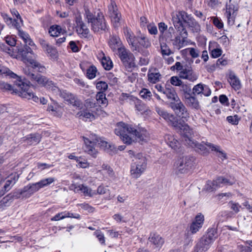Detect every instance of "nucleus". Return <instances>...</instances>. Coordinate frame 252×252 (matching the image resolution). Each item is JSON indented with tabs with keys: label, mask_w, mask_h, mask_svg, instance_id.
I'll return each instance as SVG.
<instances>
[{
	"label": "nucleus",
	"mask_w": 252,
	"mask_h": 252,
	"mask_svg": "<svg viewBox=\"0 0 252 252\" xmlns=\"http://www.w3.org/2000/svg\"><path fill=\"white\" fill-rule=\"evenodd\" d=\"M189 55L193 58H196L199 56V50L194 48H189Z\"/></svg>",
	"instance_id": "nucleus-58"
},
{
	"label": "nucleus",
	"mask_w": 252,
	"mask_h": 252,
	"mask_svg": "<svg viewBox=\"0 0 252 252\" xmlns=\"http://www.w3.org/2000/svg\"><path fill=\"white\" fill-rule=\"evenodd\" d=\"M96 89L99 91L95 95L96 102L95 104H98L100 107L103 108L107 106L108 104L107 99L106 98V94L104 92L108 88L107 84L104 81H99L96 84ZM96 105H95V107Z\"/></svg>",
	"instance_id": "nucleus-11"
},
{
	"label": "nucleus",
	"mask_w": 252,
	"mask_h": 252,
	"mask_svg": "<svg viewBox=\"0 0 252 252\" xmlns=\"http://www.w3.org/2000/svg\"><path fill=\"white\" fill-rule=\"evenodd\" d=\"M217 236L218 235L216 229L214 228H210L208 230L207 234L204 237L209 241L213 243Z\"/></svg>",
	"instance_id": "nucleus-46"
},
{
	"label": "nucleus",
	"mask_w": 252,
	"mask_h": 252,
	"mask_svg": "<svg viewBox=\"0 0 252 252\" xmlns=\"http://www.w3.org/2000/svg\"><path fill=\"white\" fill-rule=\"evenodd\" d=\"M164 94L166 96L167 98L170 101L171 106L180 100L174 89L172 87L165 88Z\"/></svg>",
	"instance_id": "nucleus-26"
},
{
	"label": "nucleus",
	"mask_w": 252,
	"mask_h": 252,
	"mask_svg": "<svg viewBox=\"0 0 252 252\" xmlns=\"http://www.w3.org/2000/svg\"><path fill=\"white\" fill-rule=\"evenodd\" d=\"M235 179L234 177H230L229 178L219 177L216 180L213 182H207L206 189L208 191H213L218 187H222L223 185H232L235 183Z\"/></svg>",
	"instance_id": "nucleus-12"
},
{
	"label": "nucleus",
	"mask_w": 252,
	"mask_h": 252,
	"mask_svg": "<svg viewBox=\"0 0 252 252\" xmlns=\"http://www.w3.org/2000/svg\"><path fill=\"white\" fill-rule=\"evenodd\" d=\"M226 119L229 123L235 125H237L239 121L237 115L228 116Z\"/></svg>",
	"instance_id": "nucleus-56"
},
{
	"label": "nucleus",
	"mask_w": 252,
	"mask_h": 252,
	"mask_svg": "<svg viewBox=\"0 0 252 252\" xmlns=\"http://www.w3.org/2000/svg\"><path fill=\"white\" fill-rule=\"evenodd\" d=\"M86 76L90 79L94 78V67L93 65H91L87 69Z\"/></svg>",
	"instance_id": "nucleus-54"
},
{
	"label": "nucleus",
	"mask_w": 252,
	"mask_h": 252,
	"mask_svg": "<svg viewBox=\"0 0 252 252\" xmlns=\"http://www.w3.org/2000/svg\"><path fill=\"white\" fill-rule=\"evenodd\" d=\"M228 81L234 90H238L241 88L240 81L234 73H230L229 74Z\"/></svg>",
	"instance_id": "nucleus-35"
},
{
	"label": "nucleus",
	"mask_w": 252,
	"mask_h": 252,
	"mask_svg": "<svg viewBox=\"0 0 252 252\" xmlns=\"http://www.w3.org/2000/svg\"><path fill=\"white\" fill-rule=\"evenodd\" d=\"M171 107L176 115L181 118L183 121H187L189 120V112L181 100L174 104H172Z\"/></svg>",
	"instance_id": "nucleus-16"
},
{
	"label": "nucleus",
	"mask_w": 252,
	"mask_h": 252,
	"mask_svg": "<svg viewBox=\"0 0 252 252\" xmlns=\"http://www.w3.org/2000/svg\"><path fill=\"white\" fill-rule=\"evenodd\" d=\"M184 132L180 134L185 144L194 148L198 153L205 154L208 152L209 149L216 150V146L210 143L202 142L198 143L192 139L193 132L189 126H185Z\"/></svg>",
	"instance_id": "nucleus-3"
},
{
	"label": "nucleus",
	"mask_w": 252,
	"mask_h": 252,
	"mask_svg": "<svg viewBox=\"0 0 252 252\" xmlns=\"http://www.w3.org/2000/svg\"><path fill=\"white\" fill-rule=\"evenodd\" d=\"M97 58L105 70H110L113 67V64L110 58L106 56L102 52L98 54Z\"/></svg>",
	"instance_id": "nucleus-25"
},
{
	"label": "nucleus",
	"mask_w": 252,
	"mask_h": 252,
	"mask_svg": "<svg viewBox=\"0 0 252 252\" xmlns=\"http://www.w3.org/2000/svg\"><path fill=\"white\" fill-rule=\"evenodd\" d=\"M149 242L153 249L158 250L162 247L164 241L159 234L153 233L149 237Z\"/></svg>",
	"instance_id": "nucleus-20"
},
{
	"label": "nucleus",
	"mask_w": 252,
	"mask_h": 252,
	"mask_svg": "<svg viewBox=\"0 0 252 252\" xmlns=\"http://www.w3.org/2000/svg\"><path fill=\"white\" fill-rule=\"evenodd\" d=\"M64 29L61 28L60 26L54 25L51 26L49 29V33L51 36L57 37L61 34L65 32Z\"/></svg>",
	"instance_id": "nucleus-40"
},
{
	"label": "nucleus",
	"mask_w": 252,
	"mask_h": 252,
	"mask_svg": "<svg viewBox=\"0 0 252 252\" xmlns=\"http://www.w3.org/2000/svg\"><path fill=\"white\" fill-rule=\"evenodd\" d=\"M76 31L77 33L83 37H87L89 33V30L87 27L83 23L82 21L79 18L77 19Z\"/></svg>",
	"instance_id": "nucleus-31"
},
{
	"label": "nucleus",
	"mask_w": 252,
	"mask_h": 252,
	"mask_svg": "<svg viewBox=\"0 0 252 252\" xmlns=\"http://www.w3.org/2000/svg\"><path fill=\"white\" fill-rule=\"evenodd\" d=\"M172 21L175 29H185L182 21L187 23L193 32L200 31V25L191 16L185 11H179L172 14Z\"/></svg>",
	"instance_id": "nucleus-4"
},
{
	"label": "nucleus",
	"mask_w": 252,
	"mask_h": 252,
	"mask_svg": "<svg viewBox=\"0 0 252 252\" xmlns=\"http://www.w3.org/2000/svg\"><path fill=\"white\" fill-rule=\"evenodd\" d=\"M203 84L199 83L195 85L192 89L193 94H200L202 92Z\"/></svg>",
	"instance_id": "nucleus-59"
},
{
	"label": "nucleus",
	"mask_w": 252,
	"mask_h": 252,
	"mask_svg": "<svg viewBox=\"0 0 252 252\" xmlns=\"http://www.w3.org/2000/svg\"><path fill=\"white\" fill-rule=\"evenodd\" d=\"M95 146H99L101 149L106 150L107 152L112 154L111 152L114 153L116 151V148L114 145L108 144L103 138L97 137L95 135Z\"/></svg>",
	"instance_id": "nucleus-23"
},
{
	"label": "nucleus",
	"mask_w": 252,
	"mask_h": 252,
	"mask_svg": "<svg viewBox=\"0 0 252 252\" xmlns=\"http://www.w3.org/2000/svg\"><path fill=\"white\" fill-rule=\"evenodd\" d=\"M18 31L19 36L23 39L26 46L24 48L16 47L18 54L17 56L22 58V60L26 64H31L37 71L44 72L46 70L45 67L37 62L34 58L36 56L33 54L32 49L35 48V45L31 38L29 34L20 28H16Z\"/></svg>",
	"instance_id": "nucleus-1"
},
{
	"label": "nucleus",
	"mask_w": 252,
	"mask_h": 252,
	"mask_svg": "<svg viewBox=\"0 0 252 252\" xmlns=\"http://www.w3.org/2000/svg\"><path fill=\"white\" fill-rule=\"evenodd\" d=\"M95 236L97 238L99 243L102 245H105V237L103 233L99 231H95Z\"/></svg>",
	"instance_id": "nucleus-62"
},
{
	"label": "nucleus",
	"mask_w": 252,
	"mask_h": 252,
	"mask_svg": "<svg viewBox=\"0 0 252 252\" xmlns=\"http://www.w3.org/2000/svg\"><path fill=\"white\" fill-rule=\"evenodd\" d=\"M228 206L236 214L240 211V208H241V205H240L239 203L233 201H230L228 203Z\"/></svg>",
	"instance_id": "nucleus-51"
},
{
	"label": "nucleus",
	"mask_w": 252,
	"mask_h": 252,
	"mask_svg": "<svg viewBox=\"0 0 252 252\" xmlns=\"http://www.w3.org/2000/svg\"><path fill=\"white\" fill-rule=\"evenodd\" d=\"M54 93L56 95L60 96L63 98L64 100L67 101L69 104L77 107L80 106V101L72 94L67 92L65 91H62L58 87L54 88Z\"/></svg>",
	"instance_id": "nucleus-14"
},
{
	"label": "nucleus",
	"mask_w": 252,
	"mask_h": 252,
	"mask_svg": "<svg viewBox=\"0 0 252 252\" xmlns=\"http://www.w3.org/2000/svg\"><path fill=\"white\" fill-rule=\"evenodd\" d=\"M204 221V217L201 214H198L189 226V231L192 234L196 233L202 228Z\"/></svg>",
	"instance_id": "nucleus-19"
},
{
	"label": "nucleus",
	"mask_w": 252,
	"mask_h": 252,
	"mask_svg": "<svg viewBox=\"0 0 252 252\" xmlns=\"http://www.w3.org/2000/svg\"><path fill=\"white\" fill-rule=\"evenodd\" d=\"M175 166L177 174L188 173L194 169L195 158L191 156L183 157L177 160Z\"/></svg>",
	"instance_id": "nucleus-8"
},
{
	"label": "nucleus",
	"mask_w": 252,
	"mask_h": 252,
	"mask_svg": "<svg viewBox=\"0 0 252 252\" xmlns=\"http://www.w3.org/2000/svg\"><path fill=\"white\" fill-rule=\"evenodd\" d=\"M179 77L183 79H187L190 82H194L198 78L197 75L195 73L190 67L185 68L179 74Z\"/></svg>",
	"instance_id": "nucleus-22"
},
{
	"label": "nucleus",
	"mask_w": 252,
	"mask_h": 252,
	"mask_svg": "<svg viewBox=\"0 0 252 252\" xmlns=\"http://www.w3.org/2000/svg\"><path fill=\"white\" fill-rule=\"evenodd\" d=\"M147 167L146 158L140 153L135 155L131 165L130 174L132 178L137 179L143 173Z\"/></svg>",
	"instance_id": "nucleus-5"
},
{
	"label": "nucleus",
	"mask_w": 252,
	"mask_h": 252,
	"mask_svg": "<svg viewBox=\"0 0 252 252\" xmlns=\"http://www.w3.org/2000/svg\"><path fill=\"white\" fill-rule=\"evenodd\" d=\"M118 53L122 62L126 61V59L128 56H129V54H131V53H130L128 50H127L124 46L119 49V50L118 51Z\"/></svg>",
	"instance_id": "nucleus-48"
},
{
	"label": "nucleus",
	"mask_w": 252,
	"mask_h": 252,
	"mask_svg": "<svg viewBox=\"0 0 252 252\" xmlns=\"http://www.w3.org/2000/svg\"><path fill=\"white\" fill-rule=\"evenodd\" d=\"M124 34L126 39L127 41L131 46V50L133 51L140 52L141 49L137 46L136 42V37L134 35L133 32L130 29L126 27L124 29Z\"/></svg>",
	"instance_id": "nucleus-18"
},
{
	"label": "nucleus",
	"mask_w": 252,
	"mask_h": 252,
	"mask_svg": "<svg viewBox=\"0 0 252 252\" xmlns=\"http://www.w3.org/2000/svg\"><path fill=\"white\" fill-rule=\"evenodd\" d=\"M108 9V14L114 27L115 28L118 27L120 25L121 14L119 13L116 4L113 0H111Z\"/></svg>",
	"instance_id": "nucleus-15"
},
{
	"label": "nucleus",
	"mask_w": 252,
	"mask_h": 252,
	"mask_svg": "<svg viewBox=\"0 0 252 252\" xmlns=\"http://www.w3.org/2000/svg\"><path fill=\"white\" fill-rule=\"evenodd\" d=\"M69 189L75 192H78L79 191H81L85 196H91L92 195V190L83 185H77L72 184L69 186Z\"/></svg>",
	"instance_id": "nucleus-28"
},
{
	"label": "nucleus",
	"mask_w": 252,
	"mask_h": 252,
	"mask_svg": "<svg viewBox=\"0 0 252 252\" xmlns=\"http://www.w3.org/2000/svg\"><path fill=\"white\" fill-rule=\"evenodd\" d=\"M55 181V178L54 177H49L43 179L38 182L40 187L41 188L47 187Z\"/></svg>",
	"instance_id": "nucleus-47"
},
{
	"label": "nucleus",
	"mask_w": 252,
	"mask_h": 252,
	"mask_svg": "<svg viewBox=\"0 0 252 252\" xmlns=\"http://www.w3.org/2000/svg\"><path fill=\"white\" fill-rule=\"evenodd\" d=\"M0 74H4L6 76H9L10 78H19L16 74L10 70L7 67L2 65H0Z\"/></svg>",
	"instance_id": "nucleus-43"
},
{
	"label": "nucleus",
	"mask_w": 252,
	"mask_h": 252,
	"mask_svg": "<svg viewBox=\"0 0 252 252\" xmlns=\"http://www.w3.org/2000/svg\"><path fill=\"white\" fill-rule=\"evenodd\" d=\"M202 90V91L201 94L205 96H209L210 95L211 91L208 86L203 84Z\"/></svg>",
	"instance_id": "nucleus-63"
},
{
	"label": "nucleus",
	"mask_w": 252,
	"mask_h": 252,
	"mask_svg": "<svg viewBox=\"0 0 252 252\" xmlns=\"http://www.w3.org/2000/svg\"><path fill=\"white\" fill-rule=\"evenodd\" d=\"M213 24L218 29H220L223 28V24L220 19L218 17H212Z\"/></svg>",
	"instance_id": "nucleus-60"
},
{
	"label": "nucleus",
	"mask_w": 252,
	"mask_h": 252,
	"mask_svg": "<svg viewBox=\"0 0 252 252\" xmlns=\"http://www.w3.org/2000/svg\"><path fill=\"white\" fill-rule=\"evenodd\" d=\"M186 102L189 106L193 108L198 109L199 107L197 99L194 96H189L186 97Z\"/></svg>",
	"instance_id": "nucleus-44"
},
{
	"label": "nucleus",
	"mask_w": 252,
	"mask_h": 252,
	"mask_svg": "<svg viewBox=\"0 0 252 252\" xmlns=\"http://www.w3.org/2000/svg\"><path fill=\"white\" fill-rule=\"evenodd\" d=\"M11 196H10L9 195H7V196L4 197V198H3V199L0 202V206H9L10 202H11Z\"/></svg>",
	"instance_id": "nucleus-61"
},
{
	"label": "nucleus",
	"mask_w": 252,
	"mask_h": 252,
	"mask_svg": "<svg viewBox=\"0 0 252 252\" xmlns=\"http://www.w3.org/2000/svg\"><path fill=\"white\" fill-rule=\"evenodd\" d=\"M95 166L97 178L99 179L106 178L112 180L116 178V176L113 169L108 164L97 161Z\"/></svg>",
	"instance_id": "nucleus-10"
},
{
	"label": "nucleus",
	"mask_w": 252,
	"mask_h": 252,
	"mask_svg": "<svg viewBox=\"0 0 252 252\" xmlns=\"http://www.w3.org/2000/svg\"><path fill=\"white\" fill-rule=\"evenodd\" d=\"M17 85L19 87V90L18 91L19 92V96L21 97L29 99H32L34 101L36 102L40 101V103L42 104H46L47 100L44 97L39 98L35 95L27 84L19 80V83L17 84Z\"/></svg>",
	"instance_id": "nucleus-9"
},
{
	"label": "nucleus",
	"mask_w": 252,
	"mask_h": 252,
	"mask_svg": "<svg viewBox=\"0 0 252 252\" xmlns=\"http://www.w3.org/2000/svg\"><path fill=\"white\" fill-rule=\"evenodd\" d=\"M170 83L175 86H180L182 85V82L177 76H173L170 78Z\"/></svg>",
	"instance_id": "nucleus-55"
},
{
	"label": "nucleus",
	"mask_w": 252,
	"mask_h": 252,
	"mask_svg": "<svg viewBox=\"0 0 252 252\" xmlns=\"http://www.w3.org/2000/svg\"><path fill=\"white\" fill-rule=\"evenodd\" d=\"M23 140L29 145H36L40 140V136L39 134H31L23 138Z\"/></svg>",
	"instance_id": "nucleus-36"
},
{
	"label": "nucleus",
	"mask_w": 252,
	"mask_h": 252,
	"mask_svg": "<svg viewBox=\"0 0 252 252\" xmlns=\"http://www.w3.org/2000/svg\"><path fill=\"white\" fill-rule=\"evenodd\" d=\"M147 29L149 33L152 35H156L158 34V31L157 27L154 23H151L148 25Z\"/></svg>",
	"instance_id": "nucleus-52"
},
{
	"label": "nucleus",
	"mask_w": 252,
	"mask_h": 252,
	"mask_svg": "<svg viewBox=\"0 0 252 252\" xmlns=\"http://www.w3.org/2000/svg\"><path fill=\"white\" fill-rule=\"evenodd\" d=\"M84 143V150L85 152L88 154L93 156L94 154V142L90 140L88 138H85Z\"/></svg>",
	"instance_id": "nucleus-41"
},
{
	"label": "nucleus",
	"mask_w": 252,
	"mask_h": 252,
	"mask_svg": "<svg viewBox=\"0 0 252 252\" xmlns=\"http://www.w3.org/2000/svg\"><path fill=\"white\" fill-rule=\"evenodd\" d=\"M134 59L135 58L132 53L129 54V56L126 58V61L122 62L124 65L127 69H131L135 66Z\"/></svg>",
	"instance_id": "nucleus-42"
},
{
	"label": "nucleus",
	"mask_w": 252,
	"mask_h": 252,
	"mask_svg": "<svg viewBox=\"0 0 252 252\" xmlns=\"http://www.w3.org/2000/svg\"><path fill=\"white\" fill-rule=\"evenodd\" d=\"M222 53V50L220 48H216L211 50V56L213 58L219 57Z\"/></svg>",
	"instance_id": "nucleus-53"
},
{
	"label": "nucleus",
	"mask_w": 252,
	"mask_h": 252,
	"mask_svg": "<svg viewBox=\"0 0 252 252\" xmlns=\"http://www.w3.org/2000/svg\"><path fill=\"white\" fill-rule=\"evenodd\" d=\"M18 77L14 78L15 79H16L17 80L15 82V85L17 87V88L16 89H13V87L12 86L8 83H5L4 82H0V89L3 90V91H12V93H15V94H18L19 95V92H18V91L19 90V87L17 85V84L19 83V80H20L22 82H23L22 81L21 77L19 76L18 75Z\"/></svg>",
	"instance_id": "nucleus-30"
},
{
	"label": "nucleus",
	"mask_w": 252,
	"mask_h": 252,
	"mask_svg": "<svg viewBox=\"0 0 252 252\" xmlns=\"http://www.w3.org/2000/svg\"><path fill=\"white\" fill-rule=\"evenodd\" d=\"M44 51L46 52L48 56L52 59H56L57 57L58 52L57 50L50 45Z\"/></svg>",
	"instance_id": "nucleus-45"
},
{
	"label": "nucleus",
	"mask_w": 252,
	"mask_h": 252,
	"mask_svg": "<svg viewBox=\"0 0 252 252\" xmlns=\"http://www.w3.org/2000/svg\"><path fill=\"white\" fill-rule=\"evenodd\" d=\"M108 30L103 13L98 9L95 17V31L105 32Z\"/></svg>",
	"instance_id": "nucleus-21"
},
{
	"label": "nucleus",
	"mask_w": 252,
	"mask_h": 252,
	"mask_svg": "<svg viewBox=\"0 0 252 252\" xmlns=\"http://www.w3.org/2000/svg\"><path fill=\"white\" fill-rule=\"evenodd\" d=\"M213 243L205 237H202L194 248V252H205Z\"/></svg>",
	"instance_id": "nucleus-24"
},
{
	"label": "nucleus",
	"mask_w": 252,
	"mask_h": 252,
	"mask_svg": "<svg viewBox=\"0 0 252 252\" xmlns=\"http://www.w3.org/2000/svg\"><path fill=\"white\" fill-rule=\"evenodd\" d=\"M123 96L125 98L126 97L130 101V103L133 102L135 104L136 109L139 111H143L144 110V106L142 104L141 101L135 97L132 96H129L127 94H123Z\"/></svg>",
	"instance_id": "nucleus-39"
},
{
	"label": "nucleus",
	"mask_w": 252,
	"mask_h": 252,
	"mask_svg": "<svg viewBox=\"0 0 252 252\" xmlns=\"http://www.w3.org/2000/svg\"><path fill=\"white\" fill-rule=\"evenodd\" d=\"M179 32L175 38L173 39L172 44L174 48L179 50L188 44L187 40L188 32L185 29H176Z\"/></svg>",
	"instance_id": "nucleus-13"
},
{
	"label": "nucleus",
	"mask_w": 252,
	"mask_h": 252,
	"mask_svg": "<svg viewBox=\"0 0 252 252\" xmlns=\"http://www.w3.org/2000/svg\"><path fill=\"white\" fill-rule=\"evenodd\" d=\"M139 94L143 99L148 100H150L152 96L151 92L147 89H142L140 92Z\"/></svg>",
	"instance_id": "nucleus-49"
},
{
	"label": "nucleus",
	"mask_w": 252,
	"mask_h": 252,
	"mask_svg": "<svg viewBox=\"0 0 252 252\" xmlns=\"http://www.w3.org/2000/svg\"><path fill=\"white\" fill-rule=\"evenodd\" d=\"M41 189L38 182L32 184H29L25 186L20 191V194H23L25 192H29L31 194H32Z\"/></svg>",
	"instance_id": "nucleus-37"
},
{
	"label": "nucleus",
	"mask_w": 252,
	"mask_h": 252,
	"mask_svg": "<svg viewBox=\"0 0 252 252\" xmlns=\"http://www.w3.org/2000/svg\"><path fill=\"white\" fill-rule=\"evenodd\" d=\"M165 142L171 148L176 150L179 145V141L176 139L173 135L170 134H166L164 136Z\"/></svg>",
	"instance_id": "nucleus-38"
},
{
	"label": "nucleus",
	"mask_w": 252,
	"mask_h": 252,
	"mask_svg": "<svg viewBox=\"0 0 252 252\" xmlns=\"http://www.w3.org/2000/svg\"><path fill=\"white\" fill-rule=\"evenodd\" d=\"M115 133L120 137L125 143L127 144H130L135 140H138L139 142H146L149 136L145 129H141L138 131L131 126L122 122L117 124Z\"/></svg>",
	"instance_id": "nucleus-2"
},
{
	"label": "nucleus",
	"mask_w": 252,
	"mask_h": 252,
	"mask_svg": "<svg viewBox=\"0 0 252 252\" xmlns=\"http://www.w3.org/2000/svg\"><path fill=\"white\" fill-rule=\"evenodd\" d=\"M27 66L24 68V72L26 74L32 81L37 82V83L42 86L46 87L49 91H51L52 93H54V88H57L56 86L51 81H49L45 76L41 75H35L32 71H30V67L31 66L33 69L34 68L31 65L28 64ZM35 69V68H34ZM36 71L37 69H35Z\"/></svg>",
	"instance_id": "nucleus-6"
},
{
	"label": "nucleus",
	"mask_w": 252,
	"mask_h": 252,
	"mask_svg": "<svg viewBox=\"0 0 252 252\" xmlns=\"http://www.w3.org/2000/svg\"><path fill=\"white\" fill-rule=\"evenodd\" d=\"M85 17L87 19L88 22L91 23L92 28L94 27V17L93 14L89 10H85Z\"/></svg>",
	"instance_id": "nucleus-50"
},
{
	"label": "nucleus",
	"mask_w": 252,
	"mask_h": 252,
	"mask_svg": "<svg viewBox=\"0 0 252 252\" xmlns=\"http://www.w3.org/2000/svg\"><path fill=\"white\" fill-rule=\"evenodd\" d=\"M80 215L78 214H73L69 212H63L56 215L51 219L52 221H58L66 218H73L75 219H80Z\"/></svg>",
	"instance_id": "nucleus-32"
},
{
	"label": "nucleus",
	"mask_w": 252,
	"mask_h": 252,
	"mask_svg": "<svg viewBox=\"0 0 252 252\" xmlns=\"http://www.w3.org/2000/svg\"><path fill=\"white\" fill-rule=\"evenodd\" d=\"M156 112L160 117L173 126L177 132L180 134L182 133V132H184L185 126H189L184 122H178L177 118L173 114L168 113L164 109L159 107L156 108Z\"/></svg>",
	"instance_id": "nucleus-7"
},
{
	"label": "nucleus",
	"mask_w": 252,
	"mask_h": 252,
	"mask_svg": "<svg viewBox=\"0 0 252 252\" xmlns=\"http://www.w3.org/2000/svg\"><path fill=\"white\" fill-rule=\"evenodd\" d=\"M109 191V190L108 189V187L103 185L99 186L97 189V192L99 194H105Z\"/></svg>",
	"instance_id": "nucleus-64"
},
{
	"label": "nucleus",
	"mask_w": 252,
	"mask_h": 252,
	"mask_svg": "<svg viewBox=\"0 0 252 252\" xmlns=\"http://www.w3.org/2000/svg\"><path fill=\"white\" fill-rule=\"evenodd\" d=\"M18 178V175L16 173L11 174L6 177H4L3 183H4V184L2 189H0V195H3L6 191L9 190L17 182Z\"/></svg>",
	"instance_id": "nucleus-17"
},
{
	"label": "nucleus",
	"mask_w": 252,
	"mask_h": 252,
	"mask_svg": "<svg viewBox=\"0 0 252 252\" xmlns=\"http://www.w3.org/2000/svg\"><path fill=\"white\" fill-rule=\"evenodd\" d=\"M110 47L113 51H119L120 48L123 46L122 45V42L120 38L117 36H112L110 37L109 41Z\"/></svg>",
	"instance_id": "nucleus-34"
},
{
	"label": "nucleus",
	"mask_w": 252,
	"mask_h": 252,
	"mask_svg": "<svg viewBox=\"0 0 252 252\" xmlns=\"http://www.w3.org/2000/svg\"><path fill=\"white\" fill-rule=\"evenodd\" d=\"M136 42L137 43V46L139 47L141 49L139 52H142V48L147 49L151 46L150 40L147 36L144 35L136 37Z\"/></svg>",
	"instance_id": "nucleus-27"
},
{
	"label": "nucleus",
	"mask_w": 252,
	"mask_h": 252,
	"mask_svg": "<svg viewBox=\"0 0 252 252\" xmlns=\"http://www.w3.org/2000/svg\"><path fill=\"white\" fill-rule=\"evenodd\" d=\"M148 77L149 81L154 84L158 82L161 78V74L155 68H152L149 70Z\"/></svg>",
	"instance_id": "nucleus-33"
},
{
	"label": "nucleus",
	"mask_w": 252,
	"mask_h": 252,
	"mask_svg": "<svg viewBox=\"0 0 252 252\" xmlns=\"http://www.w3.org/2000/svg\"><path fill=\"white\" fill-rule=\"evenodd\" d=\"M1 16L3 17L4 21L6 24L11 27H13L15 28L21 27V25H23V21L22 19H14L13 20L11 18L8 17L7 14L2 13Z\"/></svg>",
	"instance_id": "nucleus-29"
},
{
	"label": "nucleus",
	"mask_w": 252,
	"mask_h": 252,
	"mask_svg": "<svg viewBox=\"0 0 252 252\" xmlns=\"http://www.w3.org/2000/svg\"><path fill=\"white\" fill-rule=\"evenodd\" d=\"M161 52L162 55L165 56H169L170 55L173 54V52L169 49L168 47L166 45H161Z\"/></svg>",
	"instance_id": "nucleus-57"
}]
</instances>
